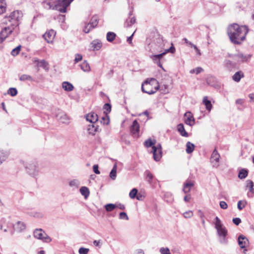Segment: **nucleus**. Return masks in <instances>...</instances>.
<instances>
[{
	"mask_svg": "<svg viewBox=\"0 0 254 254\" xmlns=\"http://www.w3.org/2000/svg\"><path fill=\"white\" fill-rule=\"evenodd\" d=\"M248 32L246 26H240L236 23L230 25L227 30L231 41L235 44H241L245 40Z\"/></svg>",
	"mask_w": 254,
	"mask_h": 254,
	"instance_id": "nucleus-1",
	"label": "nucleus"
},
{
	"mask_svg": "<svg viewBox=\"0 0 254 254\" xmlns=\"http://www.w3.org/2000/svg\"><path fill=\"white\" fill-rule=\"evenodd\" d=\"M215 227L217 230L218 235L220 237V242L222 244H226L228 240L226 237L227 235V230L222 223L220 219L216 217L214 219Z\"/></svg>",
	"mask_w": 254,
	"mask_h": 254,
	"instance_id": "nucleus-2",
	"label": "nucleus"
},
{
	"mask_svg": "<svg viewBox=\"0 0 254 254\" xmlns=\"http://www.w3.org/2000/svg\"><path fill=\"white\" fill-rule=\"evenodd\" d=\"M158 89V83L154 78L147 79L143 83H142L141 87L142 92L148 94L155 93Z\"/></svg>",
	"mask_w": 254,
	"mask_h": 254,
	"instance_id": "nucleus-3",
	"label": "nucleus"
},
{
	"mask_svg": "<svg viewBox=\"0 0 254 254\" xmlns=\"http://www.w3.org/2000/svg\"><path fill=\"white\" fill-rule=\"evenodd\" d=\"M13 27L11 25L10 26H8L2 29L0 33V44L9 35L13 34L14 36H15L17 34V31L16 30V28Z\"/></svg>",
	"mask_w": 254,
	"mask_h": 254,
	"instance_id": "nucleus-4",
	"label": "nucleus"
},
{
	"mask_svg": "<svg viewBox=\"0 0 254 254\" xmlns=\"http://www.w3.org/2000/svg\"><path fill=\"white\" fill-rule=\"evenodd\" d=\"M73 0H56L54 10L59 11L62 13L66 12L67 7Z\"/></svg>",
	"mask_w": 254,
	"mask_h": 254,
	"instance_id": "nucleus-5",
	"label": "nucleus"
},
{
	"mask_svg": "<svg viewBox=\"0 0 254 254\" xmlns=\"http://www.w3.org/2000/svg\"><path fill=\"white\" fill-rule=\"evenodd\" d=\"M34 237L45 243H50L52 239L42 229H36L33 232Z\"/></svg>",
	"mask_w": 254,
	"mask_h": 254,
	"instance_id": "nucleus-6",
	"label": "nucleus"
},
{
	"mask_svg": "<svg viewBox=\"0 0 254 254\" xmlns=\"http://www.w3.org/2000/svg\"><path fill=\"white\" fill-rule=\"evenodd\" d=\"M22 16V13L21 11L19 10H15L11 12L9 15L10 20H11V24L13 27L17 28L18 25V20Z\"/></svg>",
	"mask_w": 254,
	"mask_h": 254,
	"instance_id": "nucleus-7",
	"label": "nucleus"
},
{
	"mask_svg": "<svg viewBox=\"0 0 254 254\" xmlns=\"http://www.w3.org/2000/svg\"><path fill=\"white\" fill-rule=\"evenodd\" d=\"M153 154V158L156 161H158L162 157V148L160 144H157L156 146H153L152 147Z\"/></svg>",
	"mask_w": 254,
	"mask_h": 254,
	"instance_id": "nucleus-8",
	"label": "nucleus"
},
{
	"mask_svg": "<svg viewBox=\"0 0 254 254\" xmlns=\"http://www.w3.org/2000/svg\"><path fill=\"white\" fill-rule=\"evenodd\" d=\"M235 59L238 62H247L249 61L251 58V55L249 54H244L242 53H238L237 54L234 55Z\"/></svg>",
	"mask_w": 254,
	"mask_h": 254,
	"instance_id": "nucleus-9",
	"label": "nucleus"
},
{
	"mask_svg": "<svg viewBox=\"0 0 254 254\" xmlns=\"http://www.w3.org/2000/svg\"><path fill=\"white\" fill-rule=\"evenodd\" d=\"M220 157L219 154L216 149H215L212 153L211 157V162L214 167L217 168L219 166Z\"/></svg>",
	"mask_w": 254,
	"mask_h": 254,
	"instance_id": "nucleus-10",
	"label": "nucleus"
},
{
	"mask_svg": "<svg viewBox=\"0 0 254 254\" xmlns=\"http://www.w3.org/2000/svg\"><path fill=\"white\" fill-rule=\"evenodd\" d=\"M56 33L54 30H50L47 31L44 35L43 37L48 43H52Z\"/></svg>",
	"mask_w": 254,
	"mask_h": 254,
	"instance_id": "nucleus-11",
	"label": "nucleus"
},
{
	"mask_svg": "<svg viewBox=\"0 0 254 254\" xmlns=\"http://www.w3.org/2000/svg\"><path fill=\"white\" fill-rule=\"evenodd\" d=\"M184 120L185 123L188 125L192 126L194 124V118L190 112H187L185 114Z\"/></svg>",
	"mask_w": 254,
	"mask_h": 254,
	"instance_id": "nucleus-12",
	"label": "nucleus"
},
{
	"mask_svg": "<svg viewBox=\"0 0 254 254\" xmlns=\"http://www.w3.org/2000/svg\"><path fill=\"white\" fill-rule=\"evenodd\" d=\"M56 0H44L42 2L43 6L47 9L54 10Z\"/></svg>",
	"mask_w": 254,
	"mask_h": 254,
	"instance_id": "nucleus-13",
	"label": "nucleus"
},
{
	"mask_svg": "<svg viewBox=\"0 0 254 254\" xmlns=\"http://www.w3.org/2000/svg\"><path fill=\"white\" fill-rule=\"evenodd\" d=\"M87 130L88 134L94 135L97 132L99 131V128L95 124H91L88 126Z\"/></svg>",
	"mask_w": 254,
	"mask_h": 254,
	"instance_id": "nucleus-14",
	"label": "nucleus"
},
{
	"mask_svg": "<svg viewBox=\"0 0 254 254\" xmlns=\"http://www.w3.org/2000/svg\"><path fill=\"white\" fill-rule=\"evenodd\" d=\"M139 130V125L136 120L133 122L132 125L131 127V131L134 135V137H138V132Z\"/></svg>",
	"mask_w": 254,
	"mask_h": 254,
	"instance_id": "nucleus-15",
	"label": "nucleus"
},
{
	"mask_svg": "<svg viewBox=\"0 0 254 254\" xmlns=\"http://www.w3.org/2000/svg\"><path fill=\"white\" fill-rule=\"evenodd\" d=\"M165 55V53H161L158 55H153L150 56V58L156 63L159 67L163 68L162 64L160 63V60Z\"/></svg>",
	"mask_w": 254,
	"mask_h": 254,
	"instance_id": "nucleus-16",
	"label": "nucleus"
},
{
	"mask_svg": "<svg viewBox=\"0 0 254 254\" xmlns=\"http://www.w3.org/2000/svg\"><path fill=\"white\" fill-rule=\"evenodd\" d=\"M254 183L251 180H248L246 182V188L249 189V192L248 193V196L249 197H252V194L254 193Z\"/></svg>",
	"mask_w": 254,
	"mask_h": 254,
	"instance_id": "nucleus-17",
	"label": "nucleus"
},
{
	"mask_svg": "<svg viewBox=\"0 0 254 254\" xmlns=\"http://www.w3.org/2000/svg\"><path fill=\"white\" fill-rule=\"evenodd\" d=\"M86 119L87 121L91 124H95L98 121V116L94 112H91L85 116Z\"/></svg>",
	"mask_w": 254,
	"mask_h": 254,
	"instance_id": "nucleus-18",
	"label": "nucleus"
},
{
	"mask_svg": "<svg viewBox=\"0 0 254 254\" xmlns=\"http://www.w3.org/2000/svg\"><path fill=\"white\" fill-rule=\"evenodd\" d=\"M238 244L241 249L245 248L248 244V240L243 235L238 237Z\"/></svg>",
	"mask_w": 254,
	"mask_h": 254,
	"instance_id": "nucleus-19",
	"label": "nucleus"
},
{
	"mask_svg": "<svg viewBox=\"0 0 254 254\" xmlns=\"http://www.w3.org/2000/svg\"><path fill=\"white\" fill-rule=\"evenodd\" d=\"M194 186V183L190 180H187L184 184L183 191L185 193H188L191 188Z\"/></svg>",
	"mask_w": 254,
	"mask_h": 254,
	"instance_id": "nucleus-20",
	"label": "nucleus"
},
{
	"mask_svg": "<svg viewBox=\"0 0 254 254\" xmlns=\"http://www.w3.org/2000/svg\"><path fill=\"white\" fill-rule=\"evenodd\" d=\"M26 228V225L25 223L23 222L18 221L16 223L14 226L15 230L18 232H21L23 230H24Z\"/></svg>",
	"mask_w": 254,
	"mask_h": 254,
	"instance_id": "nucleus-21",
	"label": "nucleus"
},
{
	"mask_svg": "<svg viewBox=\"0 0 254 254\" xmlns=\"http://www.w3.org/2000/svg\"><path fill=\"white\" fill-rule=\"evenodd\" d=\"M244 76V73L242 71L236 72L232 76V79L236 82H239L242 78Z\"/></svg>",
	"mask_w": 254,
	"mask_h": 254,
	"instance_id": "nucleus-22",
	"label": "nucleus"
},
{
	"mask_svg": "<svg viewBox=\"0 0 254 254\" xmlns=\"http://www.w3.org/2000/svg\"><path fill=\"white\" fill-rule=\"evenodd\" d=\"M63 88L66 91H71L73 89V86L68 82L64 81L62 83Z\"/></svg>",
	"mask_w": 254,
	"mask_h": 254,
	"instance_id": "nucleus-23",
	"label": "nucleus"
},
{
	"mask_svg": "<svg viewBox=\"0 0 254 254\" xmlns=\"http://www.w3.org/2000/svg\"><path fill=\"white\" fill-rule=\"evenodd\" d=\"M136 22V19L134 16H130L127 19L125 23V26L127 27H129L132 25L134 24Z\"/></svg>",
	"mask_w": 254,
	"mask_h": 254,
	"instance_id": "nucleus-24",
	"label": "nucleus"
},
{
	"mask_svg": "<svg viewBox=\"0 0 254 254\" xmlns=\"http://www.w3.org/2000/svg\"><path fill=\"white\" fill-rule=\"evenodd\" d=\"M177 129L178 131L181 134V135L185 137L188 136V133L185 130L184 125L183 124H180L179 125H178L177 127Z\"/></svg>",
	"mask_w": 254,
	"mask_h": 254,
	"instance_id": "nucleus-25",
	"label": "nucleus"
},
{
	"mask_svg": "<svg viewBox=\"0 0 254 254\" xmlns=\"http://www.w3.org/2000/svg\"><path fill=\"white\" fill-rule=\"evenodd\" d=\"M224 65L225 67L229 70H231L235 66V64L229 60H226L224 61Z\"/></svg>",
	"mask_w": 254,
	"mask_h": 254,
	"instance_id": "nucleus-26",
	"label": "nucleus"
},
{
	"mask_svg": "<svg viewBox=\"0 0 254 254\" xmlns=\"http://www.w3.org/2000/svg\"><path fill=\"white\" fill-rule=\"evenodd\" d=\"M91 45L94 50H99L102 46V44L101 41L98 40L93 41L91 43Z\"/></svg>",
	"mask_w": 254,
	"mask_h": 254,
	"instance_id": "nucleus-27",
	"label": "nucleus"
},
{
	"mask_svg": "<svg viewBox=\"0 0 254 254\" xmlns=\"http://www.w3.org/2000/svg\"><path fill=\"white\" fill-rule=\"evenodd\" d=\"M117 164L115 163L110 173V177L113 180H115L117 177Z\"/></svg>",
	"mask_w": 254,
	"mask_h": 254,
	"instance_id": "nucleus-28",
	"label": "nucleus"
},
{
	"mask_svg": "<svg viewBox=\"0 0 254 254\" xmlns=\"http://www.w3.org/2000/svg\"><path fill=\"white\" fill-rule=\"evenodd\" d=\"M6 6L5 0H0V14H2L6 11Z\"/></svg>",
	"mask_w": 254,
	"mask_h": 254,
	"instance_id": "nucleus-29",
	"label": "nucleus"
},
{
	"mask_svg": "<svg viewBox=\"0 0 254 254\" xmlns=\"http://www.w3.org/2000/svg\"><path fill=\"white\" fill-rule=\"evenodd\" d=\"M80 192L85 198H87L89 195L90 191L89 189L86 187H82L80 189Z\"/></svg>",
	"mask_w": 254,
	"mask_h": 254,
	"instance_id": "nucleus-30",
	"label": "nucleus"
},
{
	"mask_svg": "<svg viewBox=\"0 0 254 254\" xmlns=\"http://www.w3.org/2000/svg\"><path fill=\"white\" fill-rule=\"evenodd\" d=\"M203 103L205 106L207 110L210 111L212 108V104L211 102L207 99V97H204L203 99Z\"/></svg>",
	"mask_w": 254,
	"mask_h": 254,
	"instance_id": "nucleus-31",
	"label": "nucleus"
},
{
	"mask_svg": "<svg viewBox=\"0 0 254 254\" xmlns=\"http://www.w3.org/2000/svg\"><path fill=\"white\" fill-rule=\"evenodd\" d=\"M98 23V18L96 16H93L89 23H88L90 25V27L94 28L95 27Z\"/></svg>",
	"mask_w": 254,
	"mask_h": 254,
	"instance_id": "nucleus-32",
	"label": "nucleus"
},
{
	"mask_svg": "<svg viewBox=\"0 0 254 254\" xmlns=\"http://www.w3.org/2000/svg\"><path fill=\"white\" fill-rule=\"evenodd\" d=\"M69 185L70 187L77 188L80 185V182L78 179H73L69 182Z\"/></svg>",
	"mask_w": 254,
	"mask_h": 254,
	"instance_id": "nucleus-33",
	"label": "nucleus"
},
{
	"mask_svg": "<svg viewBox=\"0 0 254 254\" xmlns=\"http://www.w3.org/2000/svg\"><path fill=\"white\" fill-rule=\"evenodd\" d=\"M194 149V145L190 142H188L186 144V152L187 153L190 154L193 152Z\"/></svg>",
	"mask_w": 254,
	"mask_h": 254,
	"instance_id": "nucleus-34",
	"label": "nucleus"
},
{
	"mask_svg": "<svg viewBox=\"0 0 254 254\" xmlns=\"http://www.w3.org/2000/svg\"><path fill=\"white\" fill-rule=\"evenodd\" d=\"M81 68L85 72H88L90 70V67L89 64L86 62H83L80 65Z\"/></svg>",
	"mask_w": 254,
	"mask_h": 254,
	"instance_id": "nucleus-35",
	"label": "nucleus"
},
{
	"mask_svg": "<svg viewBox=\"0 0 254 254\" xmlns=\"http://www.w3.org/2000/svg\"><path fill=\"white\" fill-rule=\"evenodd\" d=\"M38 65L40 67H42L46 70H48L49 69V64L44 60L39 62L38 63Z\"/></svg>",
	"mask_w": 254,
	"mask_h": 254,
	"instance_id": "nucleus-36",
	"label": "nucleus"
},
{
	"mask_svg": "<svg viewBox=\"0 0 254 254\" xmlns=\"http://www.w3.org/2000/svg\"><path fill=\"white\" fill-rule=\"evenodd\" d=\"M248 172L246 170L242 169L240 171L238 177L240 179H243L247 177Z\"/></svg>",
	"mask_w": 254,
	"mask_h": 254,
	"instance_id": "nucleus-37",
	"label": "nucleus"
},
{
	"mask_svg": "<svg viewBox=\"0 0 254 254\" xmlns=\"http://www.w3.org/2000/svg\"><path fill=\"white\" fill-rule=\"evenodd\" d=\"M146 175V180L148 183L151 184L152 183V180L153 178V175L148 170L145 172Z\"/></svg>",
	"mask_w": 254,
	"mask_h": 254,
	"instance_id": "nucleus-38",
	"label": "nucleus"
},
{
	"mask_svg": "<svg viewBox=\"0 0 254 254\" xmlns=\"http://www.w3.org/2000/svg\"><path fill=\"white\" fill-rule=\"evenodd\" d=\"M105 208L107 211L111 212L116 208L115 204H107L105 205Z\"/></svg>",
	"mask_w": 254,
	"mask_h": 254,
	"instance_id": "nucleus-39",
	"label": "nucleus"
},
{
	"mask_svg": "<svg viewBox=\"0 0 254 254\" xmlns=\"http://www.w3.org/2000/svg\"><path fill=\"white\" fill-rule=\"evenodd\" d=\"M59 120L63 123L66 124L69 121V118L66 114H62Z\"/></svg>",
	"mask_w": 254,
	"mask_h": 254,
	"instance_id": "nucleus-40",
	"label": "nucleus"
},
{
	"mask_svg": "<svg viewBox=\"0 0 254 254\" xmlns=\"http://www.w3.org/2000/svg\"><path fill=\"white\" fill-rule=\"evenodd\" d=\"M116 34L114 32H109L107 34V40L109 42H112L115 38Z\"/></svg>",
	"mask_w": 254,
	"mask_h": 254,
	"instance_id": "nucleus-41",
	"label": "nucleus"
},
{
	"mask_svg": "<svg viewBox=\"0 0 254 254\" xmlns=\"http://www.w3.org/2000/svg\"><path fill=\"white\" fill-rule=\"evenodd\" d=\"M203 71V69L201 67H197L195 68L191 69L190 71V73L191 74L196 73L198 74Z\"/></svg>",
	"mask_w": 254,
	"mask_h": 254,
	"instance_id": "nucleus-42",
	"label": "nucleus"
},
{
	"mask_svg": "<svg viewBox=\"0 0 254 254\" xmlns=\"http://www.w3.org/2000/svg\"><path fill=\"white\" fill-rule=\"evenodd\" d=\"M21 47V46L19 45L17 47H16L15 48L13 49L11 52V55L14 57L17 56L19 54V52L20 51Z\"/></svg>",
	"mask_w": 254,
	"mask_h": 254,
	"instance_id": "nucleus-43",
	"label": "nucleus"
},
{
	"mask_svg": "<svg viewBox=\"0 0 254 254\" xmlns=\"http://www.w3.org/2000/svg\"><path fill=\"white\" fill-rule=\"evenodd\" d=\"M247 204V201L246 200H240L238 202V208L241 210L243 209Z\"/></svg>",
	"mask_w": 254,
	"mask_h": 254,
	"instance_id": "nucleus-44",
	"label": "nucleus"
},
{
	"mask_svg": "<svg viewBox=\"0 0 254 254\" xmlns=\"http://www.w3.org/2000/svg\"><path fill=\"white\" fill-rule=\"evenodd\" d=\"M7 93L12 96H14L17 94V91L15 88H10L7 91Z\"/></svg>",
	"mask_w": 254,
	"mask_h": 254,
	"instance_id": "nucleus-45",
	"label": "nucleus"
},
{
	"mask_svg": "<svg viewBox=\"0 0 254 254\" xmlns=\"http://www.w3.org/2000/svg\"><path fill=\"white\" fill-rule=\"evenodd\" d=\"M183 215L185 218H190L193 216V213L191 210H188L184 212Z\"/></svg>",
	"mask_w": 254,
	"mask_h": 254,
	"instance_id": "nucleus-46",
	"label": "nucleus"
},
{
	"mask_svg": "<svg viewBox=\"0 0 254 254\" xmlns=\"http://www.w3.org/2000/svg\"><path fill=\"white\" fill-rule=\"evenodd\" d=\"M137 194V190L136 189H133L129 192V196L131 198L136 197Z\"/></svg>",
	"mask_w": 254,
	"mask_h": 254,
	"instance_id": "nucleus-47",
	"label": "nucleus"
},
{
	"mask_svg": "<svg viewBox=\"0 0 254 254\" xmlns=\"http://www.w3.org/2000/svg\"><path fill=\"white\" fill-rule=\"evenodd\" d=\"M19 79L21 81H25V80H32V77L31 76L26 75V74H23L22 75L20 78Z\"/></svg>",
	"mask_w": 254,
	"mask_h": 254,
	"instance_id": "nucleus-48",
	"label": "nucleus"
},
{
	"mask_svg": "<svg viewBox=\"0 0 254 254\" xmlns=\"http://www.w3.org/2000/svg\"><path fill=\"white\" fill-rule=\"evenodd\" d=\"M145 145L147 147L152 146L155 144V141H152L151 139H148L144 142Z\"/></svg>",
	"mask_w": 254,
	"mask_h": 254,
	"instance_id": "nucleus-49",
	"label": "nucleus"
},
{
	"mask_svg": "<svg viewBox=\"0 0 254 254\" xmlns=\"http://www.w3.org/2000/svg\"><path fill=\"white\" fill-rule=\"evenodd\" d=\"M89 251V249L87 248H80L78 250V253L79 254H88Z\"/></svg>",
	"mask_w": 254,
	"mask_h": 254,
	"instance_id": "nucleus-50",
	"label": "nucleus"
},
{
	"mask_svg": "<svg viewBox=\"0 0 254 254\" xmlns=\"http://www.w3.org/2000/svg\"><path fill=\"white\" fill-rule=\"evenodd\" d=\"M160 252L161 254H171L169 249L167 248H161L160 249Z\"/></svg>",
	"mask_w": 254,
	"mask_h": 254,
	"instance_id": "nucleus-51",
	"label": "nucleus"
},
{
	"mask_svg": "<svg viewBox=\"0 0 254 254\" xmlns=\"http://www.w3.org/2000/svg\"><path fill=\"white\" fill-rule=\"evenodd\" d=\"M119 218L121 219H125L126 220H128V217L127 213L124 212H121L119 215Z\"/></svg>",
	"mask_w": 254,
	"mask_h": 254,
	"instance_id": "nucleus-52",
	"label": "nucleus"
},
{
	"mask_svg": "<svg viewBox=\"0 0 254 254\" xmlns=\"http://www.w3.org/2000/svg\"><path fill=\"white\" fill-rule=\"evenodd\" d=\"M93 28L90 27V25L89 24H87L84 27L83 30L85 33H88Z\"/></svg>",
	"mask_w": 254,
	"mask_h": 254,
	"instance_id": "nucleus-53",
	"label": "nucleus"
},
{
	"mask_svg": "<svg viewBox=\"0 0 254 254\" xmlns=\"http://www.w3.org/2000/svg\"><path fill=\"white\" fill-rule=\"evenodd\" d=\"M82 59V56L81 55L77 54L75 55L74 62L75 63H78Z\"/></svg>",
	"mask_w": 254,
	"mask_h": 254,
	"instance_id": "nucleus-54",
	"label": "nucleus"
},
{
	"mask_svg": "<svg viewBox=\"0 0 254 254\" xmlns=\"http://www.w3.org/2000/svg\"><path fill=\"white\" fill-rule=\"evenodd\" d=\"M220 206L222 209H226L228 207V205L226 202L224 201H221L220 202Z\"/></svg>",
	"mask_w": 254,
	"mask_h": 254,
	"instance_id": "nucleus-55",
	"label": "nucleus"
},
{
	"mask_svg": "<svg viewBox=\"0 0 254 254\" xmlns=\"http://www.w3.org/2000/svg\"><path fill=\"white\" fill-rule=\"evenodd\" d=\"M175 51V48L172 46L169 49H166L164 52L163 53H165V55L167 54V53L170 52L171 53H174Z\"/></svg>",
	"mask_w": 254,
	"mask_h": 254,
	"instance_id": "nucleus-56",
	"label": "nucleus"
},
{
	"mask_svg": "<svg viewBox=\"0 0 254 254\" xmlns=\"http://www.w3.org/2000/svg\"><path fill=\"white\" fill-rule=\"evenodd\" d=\"M233 222L235 225L238 226L241 222V220L239 218H235L233 219Z\"/></svg>",
	"mask_w": 254,
	"mask_h": 254,
	"instance_id": "nucleus-57",
	"label": "nucleus"
},
{
	"mask_svg": "<svg viewBox=\"0 0 254 254\" xmlns=\"http://www.w3.org/2000/svg\"><path fill=\"white\" fill-rule=\"evenodd\" d=\"M116 208H118L121 210H124L125 209V206L122 203H116L115 204Z\"/></svg>",
	"mask_w": 254,
	"mask_h": 254,
	"instance_id": "nucleus-58",
	"label": "nucleus"
},
{
	"mask_svg": "<svg viewBox=\"0 0 254 254\" xmlns=\"http://www.w3.org/2000/svg\"><path fill=\"white\" fill-rule=\"evenodd\" d=\"M93 169L94 172L96 174H100V172L98 170V165H94L93 167Z\"/></svg>",
	"mask_w": 254,
	"mask_h": 254,
	"instance_id": "nucleus-59",
	"label": "nucleus"
},
{
	"mask_svg": "<svg viewBox=\"0 0 254 254\" xmlns=\"http://www.w3.org/2000/svg\"><path fill=\"white\" fill-rule=\"evenodd\" d=\"M249 98H250V102L254 103V94L251 93L249 94Z\"/></svg>",
	"mask_w": 254,
	"mask_h": 254,
	"instance_id": "nucleus-60",
	"label": "nucleus"
},
{
	"mask_svg": "<svg viewBox=\"0 0 254 254\" xmlns=\"http://www.w3.org/2000/svg\"><path fill=\"white\" fill-rule=\"evenodd\" d=\"M136 198L138 200H142L144 198V196L140 193H138L137 194Z\"/></svg>",
	"mask_w": 254,
	"mask_h": 254,
	"instance_id": "nucleus-61",
	"label": "nucleus"
},
{
	"mask_svg": "<svg viewBox=\"0 0 254 254\" xmlns=\"http://www.w3.org/2000/svg\"><path fill=\"white\" fill-rule=\"evenodd\" d=\"M236 103L237 104H239V105H243V104L244 103V100L242 99H238L236 100Z\"/></svg>",
	"mask_w": 254,
	"mask_h": 254,
	"instance_id": "nucleus-62",
	"label": "nucleus"
},
{
	"mask_svg": "<svg viewBox=\"0 0 254 254\" xmlns=\"http://www.w3.org/2000/svg\"><path fill=\"white\" fill-rule=\"evenodd\" d=\"M190 194L186 195L184 197V200L186 202H189L190 200Z\"/></svg>",
	"mask_w": 254,
	"mask_h": 254,
	"instance_id": "nucleus-63",
	"label": "nucleus"
},
{
	"mask_svg": "<svg viewBox=\"0 0 254 254\" xmlns=\"http://www.w3.org/2000/svg\"><path fill=\"white\" fill-rule=\"evenodd\" d=\"M135 254H144V251L141 249H138L135 252Z\"/></svg>",
	"mask_w": 254,
	"mask_h": 254,
	"instance_id": "nucleus-64",
	"label": "nucleus"
}]
</instances>
